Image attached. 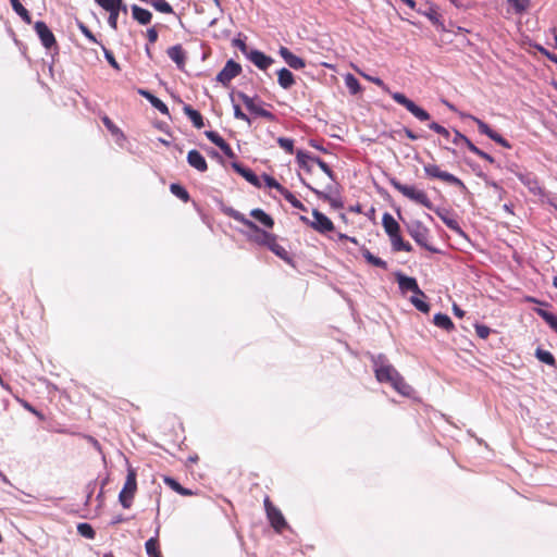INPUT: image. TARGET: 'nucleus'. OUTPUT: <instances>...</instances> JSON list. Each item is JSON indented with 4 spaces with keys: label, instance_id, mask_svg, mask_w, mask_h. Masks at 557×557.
Returning <instances> with one entry per match:
<instances>
[{
    "label": "nucleus",
    "instance_id": "f8f14e48",
    "mask_svg": "<svg viewBox=\"0 0 557 557\" xmlns=\"http://www.w3.org/2000/svg\"><path fill=\"white\" fill-rule=\"evenodd\" d=\"M242 72V66L233 60H228L224 67L216 75V81L224 86L228 85L230 82L238 76Z\"/></svg>",
    "mask_w": 557,
    "mask_h": 557
},
{
    "label": "nucleus",
    "instance_id": "9d476101",
    "mask_svg": "<svg viewBox=\"0 0 557 557\" xmlns=\"http://www.w3.org/2000/svg\"><path fill=\"white\" fill-rule=\"evenodd\" d=\"M100 8L109 12L108 23L114 30L117 29V18L121 12L122 0H94Z\"/></svg>",
    "mask_w": 557,
    "mask_h": 557
},
{
    "label": "nucleus",
    "instance_id": "2eb2a0df",
    "mask_svg": "<svg viewBox=\"0 0 557 557\" xmlns=\"http://www.w3.org/2000/svg\"><path fill=\"white\" fill-rule=\"evenodd\" d=\"M237 96L251 113L262 116L269 121L274 120V115L270 111L257 106L255 103L253 99L251 97H249L248 95H246L244 92H238Z\"/></svg>",
    "mask_w": 557,
    "mask_h": 557
},
{
    "label": "nucleus",
    "instance_id": "3c124183",
    "mask_svg": "<svg viewBox=\"0 0 557 557\" xmlns=\"http://www.w3.org/2000/svg\"><path fill=\"white\" fill-rule=\"evenodd\" d=\"M102 49H103V52H104V57L107 59V61L109 62V64L115 69L116 71H120L121 67H120V64L117 63V61L115 60L112 51L108 50L106 47L102 46Z\"/></svg>",
    "mask_w": 557,
    "mask_h": 557
},
{
    "label": "nucleus",
    "instance_id": "1a4fd4ad",
    "mask_svg": "<svg viewBox=\"0 0 557 557\" xmlns=\"http://www.w3.org/2000/svg\"><path fill=\"white\" fill-rule=\"evenodd\" d=\"M423 170L426 176L430 178H437L447 184L455 185L460 188H466L463 182L460 178L446 171H442L436 164H425Z\"/></svg>",
    "mask_w": 557,
    "mask_h": 557
},
{
    "label": "nucleus",
    "instance_id": "ddd939ff",
    "mask_svg": "<svg viewBox=\"0 0 557 557\" xmlns=\"http://www.w3.org/2000/svg\"><path fill=\"white\" fill-rule=\"evenodd\" d=\"M313 221L310 222V225L313 230L321 234H325L327 232L334 231V223L322 212L314 209L312 211Z\"/></svg>",
    "mask_w": 557,
    "mask_h": 557
},
{
    "label": "nucleus",
    "instance_id": "b1692460",
    "mask_svg": "<svg viewBox=\"0 0 557 557\" xmlns=\"http://www.w3.org/2000/svg\"><path fill=\"white\" fill-rule=\"evenodd\" d=\"M132 15L140 25H148L152 20V13L137 4L132 5Z\"/></svg>",
    "mask_w": 557,
    "mask_h": 557
},
{
    "label": "nucleus",
    "instance_id": "338daca9",
    "mask_svg": "<svg viewBox=\"0 0 557 557\" xmlns=\"http://www.w3.org/2000/svg\"><path fill=\"white\" fill-rule=\"evenodd\" d=\"M306 186L308 188H310L313 193H315L320 198H323V199H326V200L330 199V197L327 195H325L323 193H320L319 190H317L315 188L311 187L310 185L306 184Z\"/></svg>",
    "mask_w": 557,
    "mask_h": 557
},
{
    "label": "nucleus",
    "instance_id": "0eeeda50",
    "mask_svg": "<svg viewBox=\"0 0 557 557\" xmlns=\"http://www.w3.org/2000/svg\"><path fill=\"white\" fill-rule=\"evenodd\" d=\"M263 504H264L267 518H268L271 527L277 533H281L287 527V522H286L282 511L271 502L269 496H265Z\"/></svg>",
    "mask_w": 557,
    "mask_h": 557
},
{
    "label": "nucleus",
    "instance_id": "ea45409f",
    "mask_svg": "<svg viewBox=\"0 0 557 557\" xmlns=\"http://www.w3.org/2000/svg\"><path fill=\"white\" fill-rule=\"evenodd\" d=\"M345 85L352 95H357L361 90L359 81L352 74L345 76Z\"/></svg>",
    "mask_w": 557,
    "mask_h": 557
},
{
    "label": "nucleus",
    "instance_id": "a878e982",
    "mask_svg": "<svg viewBox=\"0 0 557 557\" xmlns=\"http://www.w3.org/2000/svg\"><path fill=\"white\" fill-rule=\"evenodd\" d=\"M138 94L145 97L151 103V106L156 108L158 111H160L162 114H169L168 106L161 99L152 95L150 91L139 89Z\"/></svg>",
    "mask_w": 557,
    "mask_h": 557
},
{
    "label": "nucleus",
    "instance_id": "6e6d98bb",
    "mask_svg": "<svg viewBox=\"0 0 557 557\" xmlns=\"http://www.w3.org/2000/svg\"><path fill=\"white\" fill-rule=\"evenodd\" d=\"M234 116L237 119V120H242V121H245L247 122L248 124H250V119L248 117L247 114H245L240 107L238 104H235L234 106Z\"/></svg>",
    "mask_w": 557,
    "mask_h": 557
},
{
    "label": "nucleus",
    "instance_id": "58836bf2",
    "mask_svg": "<svg viewBox=\"0 0 557 557\" xmlns=\"http://www.w3.org/2000/svg\"><path fill=\"white\" fill-rule=\"evenodd\" d=\"M146 552L149 557H161V553L159 550L158 540L154 537L149 539L146 544Z\"/></svg>",
    "mask_w": 557,
    "mask_h": 557
},
{
    "label": "nucleus",
    "instance_id": "c9c22d12",
    "mask_svg": "<svg viewBox=\"0 0 557 557\" xmlns=\"http://www.w3.org/2000/svg\"><path fill=\"white\" fill-rule=\"evenodd\" d=\"M535 312L557 333V315L544 309H535Z\"/></svg>",
    "mask_w": 557,
    "mask_h": 557
},
{
    "label": "nucleus",
    "instance_id": "72a5a7b5",
    "mask_svg": "<svg viewBox=\"0 0 557 557\" xmlns=\"http://www.w3.org/2000/svg\"><path fill=\"white\" fill-rule=\"evenodd\" d=\"M13 11L26 23H32V16L29 12L23 7L20 0H10Z\"/></svg>",
    "mask_w": 557,
    "mask_h": 557
},
{
    "label": "nucleus",
    "instance_id": "de8ad7c7",
    "mask_svg": "<svg viewBox=\"0 0 557 557\" xmlns=\"http://www.w3.org/2000/svg\"><path fill=\"white\" fill-rule=\"evenodd\" d=\"M165 482L174 490L176 491L177 493H180L181 495H184V496H189V495H193V492L183 487L180 483H177L175 480L173 479H166Z\"/></svg>",
    "mask_w": 557,
    "mask_h": 557
},
{
    "label": "nucleus",
    "instance_id": "37998d69",
    "mask_svg": "<svg viewBox=\"0 0 557 557\" xmlns=\"http://www.w3.org/2000/svg\"><path fill=\"white\" fill-rule=\"evenodd\" d=\"M150 4L161 13H173V8L165 0H152L150 1Z\"/></svg>",
    "mask_w": 557,
    "mask_h": 557
},
{
    "label": "nucleus",
    "instance_id": "2f4dec72",
    "mask_svg": "<svg viewBox=\"0 0 557 557\" xmlns=\"http://www.w3.org/2000/svg\"><path fill=\"white\" fill-rule=\"evenodd\" d=\"M433 322L437 327L443 329L447 332H450L455 329L451 319L444 313H436L433 318Z\"/></svg>",
    "mask_w": 557,
    "mask_h": 557
},
{
    "label": "nucleus",
    "instance_id": "bb28decb",
    "mask_svg": "<svg viewBox=\"0 0 557 557\" xmlns=\"http://www.w3.org/2000/svg\"><path fill=\"white\" fill-rule=\"evenodd\" d=\"M389 385L403 396H410L412 393V387L405 381L400 373L393 379Z\"/></svg>",
    "mask_w": 557,
    "mask_h": 557
},
{
    "label": "nucleus",
    "instance_id": "f704fd0d",
    "mask_svg": "<svg viewBox=\"0 0 557 557\" xmlns=\"http://www.w3.org/2000/svg\"><path fill=\"white\" fill-rule=\"evenodd\" d=\"M535 357L543 363L547 364V366H550L553 368H556V359L555 357L553 356V354L548 350H545V349H542V348H537L535 350Z\"/></svg>",
    "mask_w": 557,
    "mask_h": 557
},
{
    "label": "nucleus",
    "instance_id": "0e129e2a",
    "mask_svg": "<svg viewBox=\"0 0 557 557\" xmlns=\"http://www.w3.org/2000/svg\"><path fill=\"white\" fill-rule=\"evenodd\" d=\"M405 136L410 139V140H417L419 138V136L417 134H414L410 128L408 127H404L403 129Z\"/></svg>",
    "mask_w": 557,
    "mask_h": 557
},
{
    "label": "nucleus",
    "instance_id": "052dcab7",
    "mask_svg": "<svg viewBox=\"0 0 557 557\" xmlns=\"http://www.w3.org/2000/svg\"><path fill=\"white\" fill-rule=\"evenodd\" d=\"M220 149L223 151V153L227 158H235V153H234L233 149L231 148V146L226 141L223 145L220 146Z\"/></svg>",
    "mask_w": 557,
    "mask_h": 557
},
{
    "label": "nucleus",
    "instance_id": "412c9836",
    "mask_svg": "<svg viewBox=\"0 0 557 557\" xmlns=\"http://www.w3.org/2000/svg\"><path fill=\"white\" fill-rule=\"evenodd\" d=\"M275 256L285 261L288 264L293 263V259L289 256L288 251L277 243V237L274 235L273 239L268 243L267 246Z\"/></svg>",
    "mask_w": 557,
    "mask_h": 557
},
{
    "label": "nucleus",
    "instance_id": "4c0bfd02",
    "mask_svg": "<svg viewBox=\"0 0 557 557\" xmlns=\"http://www.w3.org/2000/svg\"><path fill=\"white\" fill-rule=\"evenodd\" d=\"M429 128L441 135L446 141H450L453 144L454 136H451L450 132L444 126L436 122H432L429 124Z\"/></svg>",
    "mask_w": 557,
    "mask_h": 557
},
{
    "label": "nucleus",
    "instance_id": "6ab92c4d",
    "mask_svg": "<svg viewBox=\"0 0 557 557\" xmlns=\"http://www.w3.org/2000/svg\"><path fill=\"white\" fill-rule=\"evenodd\" d=\"M166 53L180 70H184L186 63V52L182 45H175L170 47Z\"/></svg>",
    "mask_w": 557,
    "mask_h": 557
},
{
    "label": "nucleus",
    "instance_id": "e2e57ef3",
    "mask_svg": "<svg viewBox=\"0 0 557 557\" xmlns=\"http://www.w3.org/2000/svg\"><path fill=\"white\" fill-rule=\"evenodd\" d=\"M280 194L284 197V199L288 202H292V200H295V195L290 193L287 188L283 187V189L280 191Z\"/></svg>",
    "mask_w": 557,
    "mask_h": 557
},
{
    "label": "nucleus",
    "instance_id": "603ef678",
    "mask_svg": "<svg viewBox=\"0 0 557 557\" xmlns=\"http://www.w3.org/2000/svg\"><path fill=\"white\" fill-rule=\"evenodd\" d=\"M475 333L480 338H487L491 334V329L484 324H476L475 325Z\"/></svg>",
    "mask_w": 557,
    "mask_h": 557
},
{
    "label": "nucleus",
    "instance_id": "9b49d317",
    "mask_svg": "<svg viewBox=\"0 0 557 557\" xmlns=\"http://www.w3.org/2000/svg\"><path fill=\"white\" fill-rule=\"evenodd\" d=\"M453 144L455 146H459L460 144H465L467 146V148L472 152L474 153L475 156H478L479 158L490 162V163H494V158L484 152L483 150H481L480 148H478L467 136H465L463 134H461L459 131H455V134H454V138H453Z\"/></svg>",
    "mask_w": 557,
    "mask_h": 557
},
{
    "label": "nucleus",
    "instance_id": "69168bd1",
    "mask_svg": "<svg viewBox=\"0 0 557 557\" xmlns=\"http://www.w3.org/2000/svg\"><path fill=\"white\" fill-rule=\"evenodd\" d=\"M294 208L296 209H299L301 211H307V208L304 206V203L298 200L296 197H295V200H292V202H289Z\"/></svg>",
    "mask_w": 557,
    "mask_h": 557
},
{
    "label": "nucleus",
    "instance_id": "c85d7f7f",
    "mask_svg": "<svg viewBox=\"0 0 557 557\" xmlns=\"http://www.w3.org/2000/svg\"><path fill=\"white\" fill-rule=\"evenodd\" d=\"M183 111L196 128L199 129L205 126L203 117L199 111L193 109L189 104L184 106Z\"/></svg>",
    "mask_w": 557,
    "mask_h": 557
},
{
    "label": "nucleus",
    "instance_id": "13d9d810",
    "mask_svg": "<svg viewBox=\"0 0 557 557\" xmlns=\"http://www.w3.org/2000/svg\"><path fill=\"white\" fill-rule=\"evenodd\" d=\"M79 29L90 41L97 42L95 35L87 26H85L84 24H79Z\"/></svg>",
    "mask_w": 557,
    "mask_h": 557
},
{
    "label": "nucleus",
    "instance_id": "a18cd8bd",
    "mask_svg": "<svg viewBox=\"0 0 557 557\" xmlns=\"http://www.w3.org/2000/svg\"><path fill=\"white\" fill-rule=\"evenodd\" d=\"M508 3L513 8L515 13L522 14L529 8V0H508Z\"/></svg>",
    "mask_w": 557,
    "mask_h": 557
},
{
    "label": "nucleus",
    "instance_id": "6e6552de",
    "mask_svg": "<svg viewBox=\"0 0 557 557\" xmlns=\"http://www.w3.org/2000/svg\"><path fill=\"white\" fill-rule=\"evenodd\" d=\"M409 235L414 239V242L421 247L428 249L429 251H436L432 246L429 245V228L420 221H414L408 226Z\"/></svg>",
    "mask_w": 557,
    "mask_h": 557
},
{
    "label": "nucleus",
    "instance_id": "4d7b16f0",
    "mask_svg": "<svg viewBox=\"0 0 557 557\" xmlns=\"http://www.w3.org/2000/svg\"><path fill=\"white\" fill-rule=\"evenodd\" d=\"M146 36L150 44L157 42L159 35L156 26L148 28L146 32Z\"/></svg>",
    "mask_w": 557,
    "mask_h": 557
},
{
    "label": "nucleus",
    "instance_id": "a19ab883",
    "mask_svg": "<svg viewBox=\"0 0 557 557\" xmlns=\"http://www.w3.org/2000/svg\"><path fill=\"white\" fill-rule=\"evenodd\" d=\"M425 297L413 295L410 297V302L421 312L428 313L430 311V305L424 300Z\"/></svg>",
    "mask_w": 557,
    "mask_h": 557
},
{
    "label": "nucleus",
    "instance_id": "774afa93",
    "mask_svg": "<svg viewBox=\"0 0 557 557\" xmlns=\"http://www.w3.org/2000/svg\"><path fill=\"white\" fill-rule=\"evenodd\" d=\"M453 310L458 318H462L465 315L463 310H461L457 305H454Z\"/></svg>",
    "mask_w": 557,
    "mask_h": 557
},
{
    "label": "nucleus",
    "instance_id": "864d4df0",
    "mask_svg": "<svg viewBox=\"0 0 557 557\" xmlns=\"http://www.w3.org/2000/svg\"><path fill=\"white\" fill-rule=\"evenodd\" d=\"M264 182H265V185L269 187V188H274L276 189L278 193L283 189V185H281L274 177L272 176H269V175H264Z\"/></svg>",
    "mask_w": 557,
    "mask_h": 557
},
{
    "label": "nucleus",
    "instance_id": "8fccbe9b",
    "mask_svg": "<svg viewBox=\"0 0 557 557\" xmlns=\"http://www.w3.org/2000/svg\"><path fill=\"white\" fill-rule=\"evenodd\" d=\"M313 162L330 177L334 178L332 169L320 158L313 157Z\"/></svg>",
    "mask_w": 557,
    "mask_h": 557
},
{
    "label": "nucleus",
    "instance_id": "49530a36",
    "mask_svg": "<svg viewBox=\"0 0 557 557\" xmlns=\"http://www.w3.org/2000/svg\"><path fill=\"white\" fill-rule=\"evenodd\" d=\"M277 144L287 153H289V154L294 153V140L293 139L286 138V137H278Z\"/></svg>",
    "mask_w": 557,
    "mask_h": 557
},
{
    "label": "nucleus",
    "instance_id": "5701e85b",
    "mask_svg": "<svg viewBox=\"0 0 557 557\" xmlns=\"http://www.w3.org/2000/svg\"><path fill=\"white\" fill-rule=\"evenodd\" d=\"M232 168L240 174L247 182L256 187H260L261 183L259 177L248 168L243 166L242 164L234 162Z\"/></svg>",
    "mask_w": 557,
    "mask_h": 557
},
{
    "label": "nucleus",
    "instance_id": "09e8293b",
    "mask_svg": "<svg viewBox=\"0 0 557 557\" xmlns=\"http://www.w3.org/2000/svg\"><path fill=\"white\" fill-rule=\"evenodd\" d=\"M205 135L211 143H213L219 148L221 145L225 143V140L214 131H206Z\"/></svg>",
    "mask_w": 557,
    "mask_h": 557
},
{
    "label": "nucleus",
    "instance_id": "aec40b11",
    "mask_svg": "<svg viewBox=\"0 0 557 557\" xmlns=\"http://www.w3.org/2000/svg\"><path fill=\"white\" fill-rule=\"evenodd\" d=\"M188 164L199 172H206L208 170V163L203 156L196 149H193L187 154Z\"/></svg>",
    "mask_w": 557,
    "mask_h": 557
},
{
    "label": "nucleus",
    "instance_id": "5fc2aeb1",
    "mask_svg": "<svg viewBox=\"0 0 557 557\" xmlns=\"http://www.w3.org/2000/svg\"><path fill=\"white\" fill-rule=\"evenodd\" d=\"M233 46L237 47L246 57H248L250 50H248V47L244 40L235 38L233 39Z\"/></svg>",
    "mask_w": 557,
    "mask_h": 557
},
{
    "label": "nucleus",
    "instance_id": "20e7f679",
    "mask_svg": "<svg viewBox=\"0 0 557 557\" xmlns=\"http://www.w3.org/2000/svg\"><path fill=\"white\" fill-rule=\"evenodd\" d=\"M391 185L399 191L403 196L407 197L408 199L432 210L433 203L431 202L430 198L428 197L426 193L421 189H417L413 186L401 184L397 180H391Z\"/></svg>",
    "mask_w": 557,
    "mask_h": 557
},
{
    "label": "nucleus",
    "instance_id": "393cba45",
    "mask_svg": "<svg viewBox=\"0 0 557 557\" xmlns=\"http://www.w3.org/2000/svg\"><path fill=\"white\" fill-rule=\"evenodd\" d=\"M382 225L384 227L385 233L388 236H393L397 233H400V226L399 223L394 219V216L385 212L382 216Z\"/></svg>",
    "mask_w": 557,
    "mask_h": 557
},
{
    "label": "nucleus",
    "instance_id": "dca6fc26",
    "mask_svg": "<svg viewBox=\"0 0 557 557\" xmlns=\"http://www.w3.org/2000/svg\"><path fill=\"white\" fill-rule=\"evenodd\" d=\"M398 286L401 292L411 290L413 294L425 297V294L419 287L417 280L414 277L406 276L401 273L396 275Z\"/></svg>",
    "mask_w": 557,
    "mask_h": 557
},
{
    "label": "nucleus",
    "instance_id": "473e14b6",
    "mask_svg": "<svg viewBox=\"0 0 557 557\" xmlns=\"http://www.w3.org/2000/svg\"><path fill=\"white\" fill-rule=\"evenodd\" d=\"M361 252L368 263H370L373 267L381 268L383 270H387V263L384 260H382L381 258L371 253L369 249L362 248Z\"/></svg>",
    "mask_w": 557,
    "mask_h": 557
},
{
    "label": "nucleus",
    "instance_id": "c03bdc74",
    "mask_svg": "<svg viewBox=\"0 0 557 557\" xmlns=\"http://www.w3.org/2000/svg\"><path fill=\"white\" fill-rule=\"evenodd\" d=\"M101 120L104 126L113 136H123L122 131L113 123V121L108 115H103Z\"/></svg>",
    "mask_w": 557,
    "mask_h": 557
},
{
    "label": "nucleus",
    "instance_id": "e433bc0d",
    "mask_svg": "<svg viewBox=\"0 0 557 557\" xmlns=\"http://www.w3.org/2000/svg\"><path fill=\"white\" fill-rule=\"evenodd\" d=\"M77 532L81 536L88 539V540H94L96 536V532H95L94 528L87 522L78 523Z\"/></svg>",
    "mask_w": 557,
    "mask_h": 557
},
{
    "label": "nucleus",
    "instance_id": "f3484780",
    "mask_svg": "<svg viewBox=\"0 0 557 557\" xmlns=\"http://www.w3.org/2000/svg\"><path fill=\"white\" fill-rule=\"evenodd\" d=\"M249 61H251L258 69L265 71L268 67H270L274 60L264 54L263 52L259 50H250L248 57Z\"/></svg>",
    "mask_w": 557,
    "mask_h": 557
},
{
    "label": "nucleus",
    "instance_id": "a211bd4d",
    "mask_svg": "<svg viewBox=\"0 0 557 557\" xmlns=\"http://www.w3.org/2000/svg\"><path fill=\"white\" fill-rule=\"evenodd\" d=\"M280 54L284 59V61L294 70H301L306 66V62L304 59L294 54L286 47L280 48Z\"/></svg>",
    "mask_w": 557,
    "mask_h": 557
},
{
    "label": "nucleus",
    "instance_id": "bf43d9fd",
    "mask_svg": "<svg viewBox=\"0 0 557 557\" xmlns=\"http://www.w3.org/2000/svg\"><path fill=\"white\" fill-rule=\"evenodd\" d=\"M23 407L28 410L29 412H32L33 414H35L38 419L40 420H45V416L38 411L37 409H35L32 405H29L28 403L24 401L23 403Z\"/></svg>",
    "mask_w": 557,
    "mask_h": 557
},
{
    "label": "nucleus",
    "instance_id": "f257e3e1",
    "mask_svg": "<svg viewBox=\"0 0 557 557\" xmlns=\"http://www.w3.org/2000/svg\"><path fill=\"white\" fill-rule=\"evenodd\" d=\"M369 82H372L376 86L381 87L385 92L389 94L395 102L405 107L416 119L419 121H429L431 119L430 113L423 108L416 104L412 100L407 98L404 94L398 91H391L389 87L379 77H372L363 75Z\"/></svg>",
    "mask_w": 557,
    "mask_h": 557
},
{
    "label": "nucleus",
    "instance_id": "4be33fe9",
    "mask_svg": "<svg viewBox=\"0 0 557 557\" xmlns=\"http://www.w3.org/2000/svg\"><path fill=\"white\" fill-rule=\"evenodd\" d=\"M296 161L300 169H302L307 174H312L313 172V156L305 152L302 150H297L296 152Z\"/></svg>",
    "mask_w": 557,
    "mask_h": 557
},
{
    "label": "nucleus",
    "instance_id": "4468645a",
    "mask_svg": "<svg viewBox=\"0 0 557 557\" xmlns=\"http://www.w3.org/2000/svg\"><path fill=\"white\" fill-rule=\"evenodd\" d=\"M35 30L40 38L42 46L47 49L57 45L55 37L47 24L42 21H37L35 23Z\"/></svg>",
    "mask_w": 557,
    "mask_h": 557
},
{
    "label": "nucleus",
    "instance_id": "423d86ee",
    "mask_svg": "<svg viewBox=\"0 0 557 557\" xmlns=\"http://www.w3.org/2000/svg\"><path fill=\"white\" fill-rule=\"evenodd\" d=\"M375 377L380 383H391L399 373L391 363L387 362L385 356L379 355L373 359Z\"/></svg>",
    "mask_w": 557,
    "mask_h": 557
},
{
    "label": "nucleus",
    "instance_id": "c756f323",
    "mask_svg": "<svg viewBox=\"0 0 557 557\" xmlns=\"http://www.w3.org/2000/svg\"><path fill=\"white\" fill-rule=\"evenodd\" d=\"M391 239L392 248L394 251H406L410 252L412 250V246L410 243L405 242L400 235V233H397L393 236H388Z\"/></svg>",
    "mask_w": 557,
    "mask_h": 557
},
{
    "label": "nucleus",
    "instance_id": "f03ea898",
    "mask_svg": "<svg viewBox=\"0 0 557 557\" xmlns=\"http://www.w3.org/2000/svg\"><path fill=\"white\" fill-rule=\"evenodd\" d=\"M226 214L232 218L233 220L242 223L246 227L250 228L255 232V235L251 237V240L260 246H268V243H270L271 239H273L274 235L273 233H269L267 231L261 230L257 226L256 223H253L251 220L247 219L242 212L230 208L226 210Z\"/></svg>",
    "mask_w": 557,
    "mask_h": 557
},
{
    "label": "nucleus",
    "instance_id": "79ce46f5",
    "mask_svg": "<svg viewBox=\"0 0 557 557\" xmlns=\"http://www.w3.org/2000/svg\"><path fill=\"white\" fill-rule=\"evenodd\" d=\"M170 190L182 201L187 202L189 200V194L182 185L175 183L171 184Z\"/></svg>",
    "mask_w": 557,
    "mask_h": 557
},
{
    "label": "nucleus",
    "instance_id": "7c9ffc66",
    "mask_svg": "<svg viewBox=\"0 0 557 557\" xmlns=\"http://www.w3.org/2000/svg\"><path fill=\"white\" fill-rule=\"evenodd\" d=\"M250 215L268 228H272L274 226V220L272 216L265 213L262 209H252L250 211Z\"/></svg>",
    "mask_w": 557,
    "mask_h": 557
},
{
    "label": "nucleus",
    "instance_id": "680f3d73",
    "mask_svg": "<svg viewBox=\"0 0 557 557\" xmlns=\"http://www.w3.org/2000/svg\"><path fill=\"white\" fill-rule=\"evenodd\" d=\"M443 222L451 230H458V223L453 219H447L443 216L441 213H438Z\"/></svg>",
    "mask_w": 557,
    "mask_h": 557
},
{
    "label": "nucleus",
    "instance_id": "39448f33",
    "mask_svg": "<svg viewBox=\"0 0 557 557\" xmlns=\"http://www.w3.org/2000/svg\"><path fill=\"white\" fill-rule=\"evenodd\" d=\"M459 114L462 119L472 120L478 125V129L481 134L486 135L490 139H492L493 141L497 143L498 145H500L502 147H504L506 149L511 148V144L506 138H504L500 134H498L497 132L492 129L490 127V125L486 124L484 121L480 120L479 117H476L470 113L460 112Z\"/></svg>",
    "mask_w": 557,
    "mask_h": 557
},
{
    "label": "nucleus",
    "instance_id": "cd10ccee",
    "mask_svg": "<svg viewBox=\"0 0 557 557\" xmlns=\"http://www.w3.org/2000/svg\"><path fill=\"white\" fill-rule=\"evenodd\" d=\"M277 82L283 89H289L295 84L294 74L283 67L277 72Z\"/></svg>",
    "mask_w": 557,
    "mask_h": 557
},
{
    "label": "nucleus",
    "instance_id": "7ed1b4c3",
    "mask_svg": "<svg viewBox=\"0 0 557 557\" xmlns=\"http://www.w3.org/2000/svg\"><path fill=\"white\" fill-rule=\"evenodd\" d=\"M137 492V472L134 468L128 467L125 483L119 494V502L123 508L132 507Z\"/></svg>",
    "mask_w": 557,
    "mask_h": 557
}]
</instances>
